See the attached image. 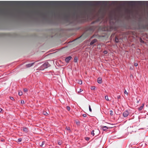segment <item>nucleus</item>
Instances as JSON below:
<instances>
[{
	"mask_svg": "<svg viewBox=\"0 0 148 148\" xmlns=\"http://www.w3.org/2000/svg\"><path fill=\"white\" fill-rule=\"evenodd\" d=\"M43 64L44 66V68L45 69L47 68L48 67H49L51 66L50 64L48 62H45Z\"/></svg>",
	"mask_w": 148,
	"mask_h": 148,
	"instance_id": "nucleus-1",
	"label": "nucleus"
},
{
	"mask_svg": "<svg viewBox=\"0 0 148 148\" xmlns=\"http://www.w3.org/2000/svg\"><path fill=\"white\" fill-rule=\"evenodd\" d=\"M129 114V112L127 110L125 111L123 113V116L125 117H127Z\"/></svg>",
	"mask_w": 148,
	"mask_h": 148,
	"instance_id": "nucleus-2",
	"label": "nucleus"
},
{
	"mask_svg": "<svg viewBox=\"0 0 148 148\" xmlns=\"http://www.w3.org/2000/svg\"><path fill=\"white\" fill-rule=\"evenodd\" d=\"M72 57L71 56L67 57L65 59V61L66 62H69V61L72 59Z\"/></svg>",
	"mask_w": 148,
	"mask_h": 148,
	"instance_id": "nucleus-3",
	"label": "nucleus"
},
{
	"mask_svg": "<svg viewBox=\"0 0 148 148\" xmlns=\"http://www.w3.org/2000/svg\"><path fill=\"white\" fill-rule=\"evenodd\" d=\"M97 41V39H95L92 40L90 42V45H92L95 43H96Z\"/></svg>",
	"mask_w": 148,
	"mask_h": 148,
	"instance_id": "nucleus-4",
	"label": "nucleus"
},
{
	"mask_svg": "<svg viewBox=\"0 0 148 148\" xmlns=\"http://www.w3.org/2000/svg\"><path fill=\"white\" fill-rule=\"evenodd\" d=\"M34 64V62L31 63H29L27 64H26V66L27 67H30L32 66Z\"/></svg>",
	"mask_w": 148,
	"mask_h": 148,
	"instance_id": "nucleus-5",
	"label": "nucleus"
},
{
	"mask_svg": "<svg viewBox=\"0 0 148 148\" xmlns=\"http://www.w3.org/2000/svg\"><path fill=\"white\" fill-rule=\"evenodd\" d=\"M23 132L27 133L28 132V128L26 127H23Z\"/></svg>",
	"mask_w": 148,
	"mask_h": 148,
	"instance_id": "nucleus-6",
	"label": "nucleus"
},
{
	"mask_svg": "<svg viewBox=\"0 0 148 148\" xmlns=\"http://www.w3.org/2000/svg\"><path fill=\"white\" fill-rule=\"evenodd\" d=\"M39 70H43L45 69V68H44V66L43 65V64H42V65H41V66H40L39 68Z\"/></svg>",
	"mask_w": 148,
	"mask_h": 148,
	"instance_id": "nucleus-7",
	"label": "nucleus"
},
{
	"mask_svg": "<svg viewBox=\"0 0 148 148\" xmlns=\"http://www.w3.org/2000/svg\"><path fill=\"white\" fill-rule=\"evenodd\" d=\"M144 106V104H143L139 108H138V110L139 111H140V110H142Z\"/></svg>",
	"mask_w": 148,
	"mask_h": 148,
	"instance_id": "nucleus-8",
	"label": "nucleus"
},
{
	"mask_svg": "<svg viewBox=\"0 0 148 148\" xmlns=\"http://www.w3.org/2000/svg\"><path fill=\"white\" fill-rule=\"evenodd\" d=\"M97 82L98 83L101 84L102 82V79L100 78H98L97 79Z\"/></svg>",
	"mask_w": 148,
	"mask_h": 148,
	"instance_id": "nucleus-9",
	"label": "nucleus"
},
{
	"mask_svg": "<svg viewBox=\"0 0 148 148\" xmlns=\"http://www.w3.org/2000/svg\"><path fill=\"white\" fill-rule=\"evenodd\" d=\"M115 41L116 42V43H118L119 42V39L117 37H115Z\"/></svg>",
	"mask_w": 148,
	"mask_h": 148,
	"instance_id": "nucleus-10",
	"label": "nucleus"
},
{
	"mask_svg": "<svg viewBox=\"0 0 148 148\" xmlns=\"http://www.w3.org/2000/svg\"><path fill=\"white\" fill-rule=\"evenodd\" d=\"M108 129V127L106 126H104L102 127L103 130L105 131Z\"/></svg>",
	"mask_w": 148,
	"mask_h": 148,
	"instance_id": "nucleus-11",
	"label": "nucleus"
},
{
	"mask_svg": "<svg viewBox=\"0 0 148 148\" xmlns=\"http://www.w3.org/2000/svg\"><path fill=\"white\" fill-rule=\"evenodd\" d=\"M78 58L77 57H75L74 59V62H77Z\"/></svg>",
	"mask_w": 148,
	"mask_h": 148,
	"instance_id": "nucleus-12",
	"label": "nucleus"
},
{
	"mask_svg": "<svg viewBox=\"0 0 148 148\" xmlns=\"http://www.w3.org/2000/svg\"><path fill=\"white\" fill-rule=\"evenodd\" d=\"M65 129L66 130L69 131V132H70L71 131L70 127H66Z\"/></svg>",
	"mask_w": 148,
	"mask_h": 148,
	"instance_id": "nucleus-13",
	"label": "nucleus"
},
{
	"mask_svg": "<svg viewBox=\"0 0 148 148\" xmlns=\"http://www.w3.org/2000/svg\"><path fill=\"white\" fill-rule=\"evenodd\" d=\"M78 83L79 84H82V81L81 80H79L78 82Z\"/></svg>",
	"mask_w": 148,
	"mask_h": 148,
	"instance_id": "nucleus-14",
	"label": "nucleus"
},
{
	"mask_svg": "<svg viewBox=\"0 0 148 148\" xmlns=\"http://www.w3.org/2000/svg\"><path fill=\"white\" fill-rule=\"evenodd\" d=\"M94 130H92V131L91 132V134L93 136L95 135V134L94 133Z\"/></svg>",
	"mask_w": 148,
	"mask_h": 148,
	"instance_id": "nucleus-15",
	"label": "nucleus"
},
{
	"mask_svg": "<svg viewBox=\"0 0 148 148\" xmlns=\"http://www.w3.org/2000/svg\"><path fill=\"white\" fill-rule=\"evenodd\" d=\"M43 114L44 115H47L48 114L45 111H44L43 112Z\"/></svg>",
	"mask_w": 148,
	"mask_h": 148,
	"instance_id": "nucleus-16",
	"label": "nucleus"
},
{
	"mask_svg": "<svg viewBox=\"0 0 148 148\" xmlns=\"http://www.w3.org/2000/svg\"><path fill=\"white\" fill-rule=\"evenodd\" d=\"M95 86H92L91 87V89L92 90H95Z\"/></svg>",
	"mask_w": 148,
	"mask_h": 148,
	"instance_id": "nucleus-17",
	"label": "nucleus"
},
{
	"mask_svg": "<svg viewBox=\"0 0 148 148\" xmlns=\"http://www.w3.org/2000/svg\"><path fill=\"white\" fill-rule=\"evenodd\" d=\"M105 99L106 100H107L108 101H109V99L108 98V96H105Z\"/></svg>",
	"mask_w": 148,
	"mask_h": 148,
	"instance_id": "nucleus-18",
	"label": "nucleus"
},
{
	"mask_svg": "<svg viewBox=\"0 0 148 148\" xmlns=\"http://www.w3.org/2000/svg\"><path fill=\"white\" fill-rule=\"evenodd\" d=\"M85 139L86 140L88 141V140H89L90 139V138L89 137H86L85 138Z\"/></svg>",
	"mask_w": 148,
	"mask_h": 148,
	"instance_id": "nucleus-19",
	"label": "nucleus"
},
{
	"mask_svg": "<svg viewBox=\"0 0 148 148\" xmlns=\"http://www.w3.org/2000/svg\"><path fill=\"white\" fill-rule=\"evenodd\" d=\"M140 42H141V43H144V41L141 38H140Z\"/></svg>",
	"mask_w": 148,
	"mask_h": 148,
	"instance_id": "nucleus-20",
	"label": "nucleus"
},
{
	"mask_svg": "<svg viewBox=\"0 0 148 148\" xmlns=\"http://www.w3.org/2000/svg\"><path fill=\"white\" fill-rule=\"evenodd\" d=\"M23 90L24 92H26L27 91V88H25L23 89Z\"/></svg>",
	"mask_w": 148,
	"mask_h": 148,
	"instance_id": "nucleus-21",
	"label": "nucleus"
},
{
	"mask_svg": "<svg viewBox=\"0 0 148 148\" xmlns=\"http://www.w3.org/2000/svg\"><path fill=\"white\" fill-rule=\"evenodd\" d=\"M0 112L1 113H3V110L1 108H0Z\"/></svg>",
	"mask_w": 148,
	"mask_h": 148,
	"instance_id": "nucleus-22",
	"label": "nucleus"
},
{
	"mask_svg": "<svg viewBox=\"0 0 148 148\" xmlns=\"http://www.w3.org/2000/svg\"><path fill=\"white\" fill-rule=\"evenodd\" d=\"M22 139L21 138H20L18 139V142H21L22 141Z\"/></svg>",
	"mask_w": 148,
	"mask_h": 148,
	"instance_id": "nucleus-23",
	"label": "nucleus"
},
{
	"mask_svg": "<svg viewBox=\"0 0 148 148\" xmlns=\"http://www.w3.org/2000/svg\"><path fill=\"white\" fill-rule=\"evenodd\" d=\"M22 92H18V95L21 96L22 95Z\"/></svg>",
	"mask_w": 148,
	"mask_h": 148,
	"instance_id": "nucleus-24",
	"label": "nucleus"
},
{
	"mask_svg": "<svg viewBox=\"0 0 148 148\" xmlns=\"http://www.w3.org/2000/svg\"><path fill=\"white\" fill-rule=\"evenodd\" d=\"M110 114L112 116L113 115V111L112 110L110 111Z\"/></svg>",
	"mask_w": 148,
	"mask_h": 148,
	"instance_id": "nucleus-25",
	"label": "nucleus"
},
{
	"mask_svg": "<svg viewBox=\"0 0 148 148\" xmlns=\"http://www.w3.org/2000/svg\"><path fill=\"white\" fill-rule=\"evenodd\" d=\"M66 109L68 110L69 111L70 109V108L69 106H66Z\"/></svg>",
	"mask_w": 148,
	"mask_h": 148,
	"instance_id": "nucleus-26",
	"label": "nucleus"
},
{
	"mask_svg": "<svg viewBox=\"0 0 148 148\" xmlns=\"http://www.w3.org/2000/svg\"><path fill=\"white\" fill-rule=\"evenodd\" d=\"M76 124L77 125H80V122L79 121H77L76 122Z\"/></svg>",
	"mask_w": 148,
	"mask_h": 148,
	"instance_id": "nucleus-27",
	"label": "nucleus"
},
{
	"mask_svg": "<svg viewBox=\"0 0 148 148\" xmlns=\"http://www.w3.org/2000/svg\"><path fill=\"white\" fill-rule=\"evenodd\" d=\"M124 94L128 95V93L127 92L126 90H125L124 92Z\"/></svg>",
	"mask_w": 148,
	"mask_h": 148,
	"instance_id": "nucleus-28",
	"label": "nucleus"
},
{
	"mask_svg": "<svg viewBox=\"0 0 148 148\" xmlns=\"http://www.w3.org/2000/svg\"><path fill=\"white\" fill-rule=\"evenodd\" d=\"M89 110L90 112H92V109H91L90 106V105L89 106Z\"/></svg>",
	"mask_w": 148,
	"mask_h": 148,
	"instance_id": "nucleus-29",
	"label": "nucleus"
},
{
	"mask_svg": "<svg viewBox=\"0 0 148 148\" xmlns=\"http://www.w3.org/2000/svg\"><path fill=\"white\" fill-rule=\"evenodd\" d=\"M21 103L22 104H24L25 103V102H24V101H23V100H22L21 101Z\"/></svg>",
	"mask_w": 148,
	"mask_h": 148,
	"instance_id": "nucleus-30",
	"label": "nucleus"
},
{
	"mask_svg": "<svg viewBox=\"0 0 148 148\" xmlns=\"http://www.w3.org/2000/svg\"><path fill=\"white\" fill-rule=\"evenodd\" d=\"M10 98L13 101L14 100V98L13 97H10Z\"/></svg>",
	"mask_w": 148,
	"mask_h": 148,
	"instance_id": "nucleus-31",
	"label": "nucleus"
},
{
	"mask_svg": "<svg viewBox=\"0 0 148 148\" xmlns=\"http://www.w3.org/2000/svg\"><path fill=\"white\" fill-rule=\"evenodd\" d=\"M83 91V90L81 89H80L78 91V93H80L82 91Z\"/></svg>",
	"mask_w": 148,
	"mask_h": 148,
	"instance_id": "nucleus-32",
	"label": "nucleus"
},
{
	"mask_svg": "<svg viewBox=\"0 0 148 148\" xmlns=\"http://www.w3.org/2000/svg\"><path fill=\"white\" fill-rule=\"evenodd\" d=\"M121 98V96L120 95H118L117 96V98L118 99H120Z\"/></svg>",
	"mask_w": 148,
	"mask_h": 148,
	"instance_id": "nucleus-33",
	"label": "nucleus"
},
{
	"mask_svg": "<svg viewBox=\"0 0 148 148\" xmlns=\"http://www.w3.org/2000/svg\"><path fill=\"white\" fill-rule=\"evenodd\" d=\"M134 66H138V64L137 63H134Z\"/></svg>",
	"mask_w": 148,
	"mask_h": 148,
	"instance_id": "nucleus-34",
	"label": "nucleus"
},
{
	"mask_svg": "<svg viewBox=\"0 0 148 148\" xmlns=\"http://www.w3.org/2000/svg\"><path fill=\"white\" fill-rule=\"evenodd\" d=\"M103 53L105 54H107L108 53V51H107L105 50L103 51Z\"/></svg>",
	"mask_w": 148,
	"mask_h": 148,
	"instance_id": "nucleus-35",
	"label": "nucleus"
},
{
	"mask_svg": "<svg viewBox=\"0 0 148 148\" xmlns=\"http://www.w3.org/2000/svg\"><path fill=\"white\" fill-rule=\"evenodd\" d=\"M44 142H42V144L40 145V146L41 147H42V145H44Z\"/></svg>",
	"mask_w": 148,
	"mask_h": 148,
	"instance_id": "nucleus-36",
	"label": "nucleus"
},
{
	"mask_svg": "<svg viewBox=\"0 0 148 148\" xmlns=\"http://www.w3.org/2000/svg\"><path fill=\"white\" fill-rule=\"evenodd\" d=\"M83 117H85L86 116V114H83L82 115Z\"/></svg>",
	"mask_w": 148,
	"mask_h": 148,
	"instance_id": "nucleus-37",
	"label": "nucleus"
},
{
	"mask_svg": "<svg viewBox=\"0 0 148 148\" xmlns=\"http://www.w3.org/2000/svg\"><path fill=\"white\" fill-rule=\"evenodd\" d=\"M58 145H61V143L60 142H58Z\"/></svg>",
	"mask_w": 148,
	"mask_h": 148,
	"instance_id": "nucleus-38",
	"label": "nucleus"
},
{
	"mask_svg": "<svg viewBox=\"0 0 148 148\" xmlns=\"http://www.w3.org/2000/svg\"><path fill=\"white\" fill-rule=\"evenodd\" d=\"M1 141L2 142L4 141V140L3 139H1Z\"/></svg>",
	"mask_w": 148,
	"mask_h": 148,
	"instance_id": "nucleus-39",
	"label": "nucleus"
},
{
	"mask_svg": "<svg viewBox=\"0 0 148 148\" xmlns=\"http://www.w3.org/2000/svg\"><path fill=\"white\" fill-rule=\"evenodd\" d=\"M139 101H138V100L137 101V103H139Z\"/></svg>",
	"mask_w": 148,
	"mask_h": 148,
	"instance_id": "nucleus-40",
	"label": "nucleus"
},
{
	"mask_svg": "<svg viewBox=\"0 0 148 148\" xmlns=\"http://www.w3.org/2000/svg\"><path fill=\"white\" fill-rule=\"evenodd\" d=\"M131 2H133V1H132Z\"/></svg>",
	"mask_w": 148,
	"mask_h": 148,
	"instance_id": "nucleus-41",
	"label": "nucleus"
}]
</instances>
